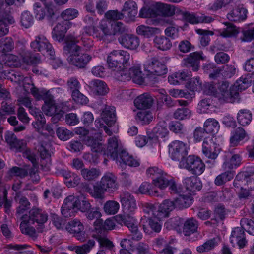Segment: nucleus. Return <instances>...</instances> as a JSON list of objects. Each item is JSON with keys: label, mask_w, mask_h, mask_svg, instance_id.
I'll return each instance as SVG.
<instances>
[{"label": "nucleus", "mask_w": 254, "mask_h": 254, "mask_svg": "<svg viewBox=\"0 0 254 254\" xmlns=\"http://www.w3.org/2000/svg\"><path fill=\"white\" fill-rule=\"evenodd\" d=\"M56 132L58 138L63 141L67 140L73 135L71 131L63 127L57 128Z\"/></svg>", "instance_id": "61"}, {"label": "nucleus", "mask_w": 254, "mask_h": 254, "mask_svg": "<svg viewBox=\"0 0 254 254\" xmlns=\"http://www.w3.org/2000/svg\"><path fill=\"white\" fill-rule=\"evenodd\" d=\"M127 67H124V68H117L114 70L113 75L115 79L117 80L125 82L130 79V75L129 74V70H127Z\"/></svg>", "instance_id": "43"}, {"label": "nucleus", "mask_w": 254, "mask_h": 254, "mask_svg": "<svg viewBox=\"0 0 254 254\" xmlns=\"http://www.w3.org/2000/svg\"><path fill=\"white\" fill-rule=\"evenodd\" d=\"M198 227V221L193 217L189 218L184 223L183 233L185 236H190L197 232Z\"/></svg>", "instance_id": "34"}, {"label": "nucleus", "mask_w": 254, "mask_h": 254, "mask_svg": "<svg viewBox=\"0 0 254 254\" xmlns=\"http://www.w3.org/2000/svg\"><path fill=\"white\" fill-rule=\"evenodd\" d=\"M169 152L173 160H185L188 154L187 145L182 141L175 140L169 145Z\"/></svg>", "instance_id": "7"}, {"label": "nucleus", "mask_w": 254, "mask_h": 254, "mask_svg": "<svg viewBox=\"0 0 254 254\" xmlns=\"http://www.w3.org/2000/svg\"><path fill=\"white\" fill-rule=\"evenodd\" d=\"M180 166L196 175H201L205 170V165L198 157L190 155L180 162Z\"/></svg>", "instance_id": "4"}, {"label": "nucleus", "mask_w": 254, "mask_h": 254, "mask_svg": "<svg viewBox=\"0 0 254 254\" xmlns=\"http://www.w3.org/2000/svg\"><path fill=\"white\" fill-rule=\"evenodd\" d=\"M89 87L94 94L98 95H105L109 91V88L105 82L99 79L91 81Z\"/></svg>", "instance_id": "25"}, {"label": "nucleus", "mask_w": 254, "mask_h": 254, "mask_svg": "<svg viewBox=\"0 0 254 254\" xmlns=\"http://www.w3.org/2000/svg\"><path fill=\"white\" fill-rule=\"evenodd\" d=\"M119 43L124 48L131 50L136 49L139 45V39L135 35L124 33L118 38Z\"/></svg>", "instance_id": "13"}, {"label": "nucleus", "mask_w": 254, "mask_h": 254, "mask_svg": "<svg viewBox=\"0 0 254 254\" xmlns=\"http://www.w3.org/2000/svg\"><path fill=\"white\" fill-rule=\"evenodd\" d=\"M216 144L213 141L212 137H206L204 138L202 145L203 153L208 158L214 160L217 157L218 154L215 152Z\"/></svg>", "instance_id": "20"}, {"label": "nucleus", "mask_w": 254, "mask_h": 254, "mask_svg": "<svg viewBox=\"0 0 254 254\" xmlns=\"http://www.w3.org/2000/svg\"><path fill=\"white\" fill-rule=\"evenodd\" d=\"M241 227L249 234L254 235V221L247 218H243L240 221Z\"/></svg>", "instance_id": "58"}, {"label": "nucleus", "mask_w": 254, "mask_h": 254, "mask_svg": "<svg viewBox=\"0 0 254 254\" xmlns=\"http://www.w3.org/2000/svg\"><path fill=\"white\" fill-rule=\"evenodd\" d=\"M101 117L108 126L113 125L116 121L115 108L113 106H106L101 113Z\"/></svg>", "instance_id": "29"}, {"label": "nucleus", "mask_w": 254, "mask_h": 254, "mask_svg": "<svg viewBox=\"0 0 254 254\" xmlns=\"http://www.w3.org/2000/svg\"><path fill=\"white\" fill-rule=\"evenodd\" d=\"M204 71L211 78H215L220 73L221 69L214 66V64H209L204 66Z\"/></svg>", "instance_id": "64"}, {"label": "nucleus", "mask_w": 254, "mask_h": 254, "mask_svg": "<svg viewBox=\"0 0 254 254\" xmlns=\"http://www.w3.org/2000/svg\"><path fill=\"white\" fill-rule=\"evenodd\" d=\"M186 88L189 90L195 92L199 91L202 88V82L200 81L199 78L196 77L195 78H191L185 85Z\"/></svg>", "instance_id": "54"}, {"label": "nucleus", "mask_w": 254, "mask_h": 254, "mask_svg": "<svg viewBox=\"0 0 254 254\" xmlns=\"http://www.w3.org/2000/svg\"><path fill=\"white\" fill-rule=\"evenodd\" d=\"M158 16L156 11V4L153 3L149 6L145 5L140 10L139 16L141 18H146L155 17Z\"/></svg>", "instance_id": "41"}, {"label": "nucleus", "mask_w": 254, "mask_h": 254, "mask_svg": "<svg viewBox=\"0 0 254 254\" xmlns=\"http://www.w3.org/2000/svg\"><path fill=\"white\" fill-rule=\"evenodd\" d=\"M229 154L228 153L227 155H225V161L223 164L222 167L224 170H231L236 168L239 166L241 164L242 158L239 154H234L232 155L230 159H226L227 157L229 156ZM230 155H231L230 154Z\"/></svg>", "instance_id": "32"}, {"label": "nucleus", "mask_w": 254, "mask_h": 254, "mask_svg": "<svg viewBox=\"0 0 254 254\" xmlns=\"http://www.w3.org/2000/svg\"><path fill=\"white\" fill-rule=\"evenodd\" d=\"M246 135V133L243 128H237L230 140L231 145L233 146H237L240 141L244 139Z\"/></svg>", "instance_id": "47"}, {"label": "nucleus", "mask_w": 254, "mask_h": 254, "mask_svg": "<svg viewBox=\"0 0 254 254\" xmlns=\"http://www.w3.org/2000/svg\"><path fill=\"white\" fill-rule=\"evenodd\" d=\"M92 208V205L89 200L85 197L84 196L78 197L77 210H79L83 212H86L91 210Z\"/></svg>", "instance_id": "57"}, {"label": "nucleus", "mask_w": 254, "mask_h": 254, "mask_svg": "<svg viewBox=\"0 0 254 254\" xmlns=\"http://www.w3.org/2000/svg\"><path fill=\"white\" fill-rule=\"evenodd\" d=\"M153 102L151 95L147 93L138 96L134 101V106L138 109H145L150 108Z\"/></svg>", "instance_id": "24"}, {"label": "nucleus", "mask_w": 254, "mask_h": 254, "mask_svg": "<svg viewBox=\"0 0 254 254\" xmlns=\"http://www.w3.org/2000/svg\"><path fill=\"white\" fill-rule=\"evenodd\" d=\"M217 245L216 239L213 238L207 241L203 245L198 246L196 250L199 253H205L213 249Z\"/></svg>", "instance_id": "53"}, {"label": "nucleus", "mask_w": 254, "mask_h": 254, "mask_svg": "<svg viewBox=\"0 0 254 254\" xmlns=\"http://www.w3.org/2000/svg\"><path fill=\"white\" fill-rule=\"evenodd\" d=\"M144 68L150 75L148 78L151 79V75L161 76L167 72L166 66L160 60L157 58H152L144 65Z\"/></svg>", "instance_id": "6"}, {"label": "nucleus", "mask_w": 254, "mask_h": 254, "mask_svg": "<svg viewBox=\"0 0 254 254\" xmlns=\"http://www.w3.org/2000/svg\"><path fill=\"white\" fill-rule=\"evenodd\" d=\"M143 211L144 213V217H146L148 220L151 218L161 219L157 214L159 213L158 208L155 205L151 203H145L143 206Z\"/></svg>", "instance_id": "37"}, {"label": "nucleus", "mask_w": 254, "mask_h": 254, "mask_svg": "<svg viewBox=\"0 0 254 254\" xmlns=\"http://www.w3.org/2000/svg\"><path fill=\"white\" fill-rule=\"evenodd\" d=\"M239 96L238 92L234 87H230L229 90L222 93L217 95L219 100L226 102L234 103Z\"/></svg>", "instance_id": "38"}, {"label": "nucleus", "mask_w": 254, "mask_h": 254, "mask_svg": "<svg viewBox=\"0 0 254 254\" xmlns=\"http://www.w3.org/2000/svg\"><path fill=\"white\" fill-rule=\"evenodd\" d=\"M81 174L86 180L91 181L97 178L100 175V172L95 168L83 169L81 170Z\"/></svg>", "instance_id": "56"}, {"label": "nucleus", "mask_w": 254, "mask_h": 254, "mask_svg": "<svg viewBox=\"0 0 254 254\" xmlns=\"http://www.w3.org/2000/svg\"><path fill=\"white\" fill-rule=\"evenodd\" d=\"M184 184L186 189L191 193H194L196 191L200 190L202 187V184L200 179L195 176L187 177L184 180Z\"/></svg>", "instance_id": "27"}, {"label": "nucleus", "mask_w": 254, "mask_h": 254, "mask_svg": "<svg viewBox=\"0 0 254 254\" xmlns=\"http://www.w3.org/2000/svg\"><path fill=\"white\" fill-rule=\"evenodd\" d=\"M14 48V42L10 37L0 39V53H6L11 51Z\"/></svg>", "instance_id": "48"}, {"label": "nucleus", "mask_w": 254, "mask_h": 254, "mask_svg": "<svg viewBox=\"0 0 254 254\" xmlns=\"http://www.w3.org/2000/svg\"><path fill=\"white\" fill-rule=\"evenodd\" d=\"M122 150V146L116 137H112L108 139V143L106 152L104 155L112 159L117 158L118 154Z\"/></svg>", "instance_id": "16"}, {"label": "nucleus", "mask_w": 254, "mask_h": 254, "mask_svg": "<svg viewBox=\"0 0 254 254\" xmlns=\"http://www.w3.org/2000/svg\"><path fill=\"white\" fill-rule=\"evenodd\" d=\"M48 216L46 213L41 209L38 208H33L29 211L28 216V222L37 224V229L39 232H42L44 224L47 221Z\"/></svg>", "instance_id": "8"}, {"label": "nucleus", "mask_w": 254, "mask_h": 254, "mask_svg": "<svg viewBox=\"0 0 254 254\" xmlns=\"http://www.w3.org/2000/svg\"><path fill=\"white\" fill-rule=\"evenodd\" d=\"M78 197L73 195L67 196L64 200L61 207L62 214L65 217L74 216L77 210Z\"/></svg>", "instance_id": "9"}, {"label": "nucleus", "mask_w": 254, "mask_h": 254, "mask_svg": "<svg viewBox=\"0 0 254 254\" xmlns=\"http://www.w3.org/2000/svg\"><path fill=\"white\" fill-rule=\"evenodd\" d=\"M116 220L119 224L128 228L130 232V236L133 240L139 241L142 239V235L138 230L137 222L132 216L129 213L119 215L116 216Z\"/></svg>", "instance_id": "3"}, {"label": "nucleus", "mask_w": 254, "mask_h": 254, "mask_svg": "<svg viewBox=\"0 0 254 254\" xmlns=\"http://www.w3.org/2000/svg\"><path fill=\"white\" fill-rule=\"evenodd\" d=\"M20 22L21 25L25 28H28L33 25L34 19L30 12L25 11L21 13Z\"/></svg>", "instance_id": "55"}, {"label": "nucleus", "mask_w": 254, "mask_h": 254, "mask_svg": "<svg viewBox=\"0 0 254 254\" xmlns=\"http://www.w3.org/2000/svg\"><path fill=\"white\" fill-rule=\"evenodd\" d=\"M244 228L236 227L232 232L230 241L232 244L236 242L240 248H244L247 243Z\"/></svg>", "instance_id": "22"}, {"label": "nucleus", "mask_w": 254, "mask_h": 254, "mask_svg": "<svg viewBox=\"0 0 254 254\" xmlns=\"http://www.w3.org/2000/svg\"><path fill=\"white\" fill-rule=\"evenodd\" d=\"M119 209V204L115 201H108L104 204V209L105 212L109 214L114 215L116 214Z\"/></svg>", "instance_id": "60"}, {"label": "nucleus", "mask_w": 254, "mask_h": 254, "mask_svg": "<svg viewBox=\"0 0 254 254\" xmlns=\"http://www.w3.org/2000/svg\"><path fill=\"white\" fill-rule=\"evenodd\" d=\"M113 160H116V163L122 169L125 168L126 165L134 167L139 165L138 161L134 159L132 156L129 155L124 150H122L119 152L117 158Z\"/></svg>", "instance_id": "12"}, {"label": "nucleus", "mask_w": 254, "mask_h": 254, "mask_svg": "<svg viewBox=\"0 0 254 254\" xmlns=\"http://www.w3.org/2000/svg\"><path fill=\"white\" fill-rule=\"evenodd\" d=\"M252 119L251 112L247 109L240 110L237 114L238 123L242 126L249 125Z\"/></svg>", "instance_id": "44"}, {"label": "nucleus", "mask_w": 254, "mask_h": 254, "mask_svg": "<svg viewBox=\"0 0 254 254\" xmlns=\"http://www.w3.org/2000/svg\"><path fill=\"white\" fill-rule=\"evenodd\" d=\"M252 82L251 75L247 74V75L242 76L237 81L234 87L235 89L237 88L238 90L241 91L245 90L251 86Z\"/></svg>", "instance_id": "46"}, {"label": "nucleus", "mask_w": 254, "mask_h": 254, "mask_svg": "<svg viewBox=\"0 0 254 254\" xmlns=\"http://www.w3.org/2000/svg\"><path fill=\"white\" fill-rule=\"evenodd\" d=\"M70 25L69 22H62L58 23L52 30V38L59 42L63 41L64 40L65 34L67 29L69 28Z\"/></svg>", "instance_id": "15"}, {"label": "nucleus", "mask_w": 254, "mask_h": 254, "mask_svg": "<svg viewBox=\"0 0 254 254\" xmlns=\"http://www.w3.org/2000/svg\"><path fill=\"white\" fill-rule=\"evenodd\" d=\"M253 183L254 179L251 178L247 172H239L233 182L234 186L238 189H242L246 187L252 189L254 188Z\"/></svg>", "instance_id": "10"}, {"label": "nucleus", "mask_w": 254, "mask_h": 254, "mask_svg": "<svg viewBox=\"0 0 254 254\" xmlns=\"http://www.w3.org/2000/svg\"><path fill=\"white\" fill-rule=\"evenodd\" d=\"M30 46L34 51L41 52L43 54H47L51 57H53L55 53L52 45L43 35L36 36L35 39L31 43Z\"/></svg>", "instance_id": "5"}, {"label": "nucleus", "mask_w": 254, "mask_h": 254, "mask_svg": "<svg viewBox=\"0 0 254 254\" xmlns=\"http://www.w3.org/2000/svg\"><path fill=\"white\" fill-rule=\"evenodd\" d=\"M130 54L122 50H113L108 56L107 62L110 68H124L129 65Z\"/></svg>", "instance_id": "2"}, {"label": "nucleus", "mask_w": 254, "mask_h": 254, "mask_svg": "<svg viewBox=\"0 0 254 254\" xmlns=\"http://www.w3.org/2000/svg\"><path fill=\"white\" fill-rule=\"evenodd\" d=\"M201 56L199 53H190L189 56L183 59V64L187 67H190L194 71H197L199 68V62Z\"/></svg>", "instance_id": "26"}, {"label": "nucleus", "mask_w": 254, "mask_h": 254, "mask_svg": "<svg viewBox=\"0 0 254 254\" xmlns=\"http://www.w3.org/2000/svg\"><path fill=\"white\" fill-rule=\"evenodd\" d=\"M91 59L92 57L90 55L85 53L69 55L67 58V60L70 64L80 69L85 68Z\"/></svg>", "instance_id": "11"}, {"label": "nucleus", "mask_w": 254, "mask_h": 254, "mask_svg": "<svg viewBox=\"0 0 254 254\" xmlns=\"http://www.w3.org/2000/svg\"><path fill=\"white\" fill-rule=\"evenodd\" d=\"M5 139L11 149H15L17 152H22L25 150L26 146L25 141L18 139L13 132H6L5 134Z\"/></svg>", "instance_id": "18"}, {"label": "nucleus", "mask_w": 254, "mask_h": 254, "mask_svg": "<svg viewBox=\"0 0 254 254\" xmlns=\"http://www.w3.org/2000/svg\"><path fill=\"white\" fill-rule=\"evenodd\" d=\"M156 11L158 15L172 16L175 13H180V10L173 5L161 3H156Z\"/></svg>", "instance_id": "28"}, {"label": "nucleus", "mask_w": 254, "mask_h": 254, "mask_svg": "<svg viewBox=\"0 0 254 254\" xmlns=\"http://www.w3.org/2000/svg\"><path fill=\"white\" fill-rule=\"evenodd\" d=\"M77 40L73 36H68L66 38L65 45L63 49L64 54L68 55H77L81 51V47L76 44Z\"/></svg>", "instance_id": "21"}, {"label": "nucleus", "mask_w": 254, "mask_h": 254, "mask_svg": "<svg viewBox=\"0 0 254 254\" xmlns=\"http://www.w3.org/2000/svg\"><path fill=\"white\" fill-rule=\"evenodd\" d=\"M167 177V173L164 172L160 176L157 178H153L152 182L155 186L161 189H164L168 187L170 179Z\"/></svg>", "instance_id": "51"}, {"label": "nucleus", "mask_w": 254, "mask_h": 254, "mask_svg": "<svg viewBox=\"0 0 254 254\" xmlns=\"http://www.w3.org/2000/svg\"><path fill=\"white\" fill-rule=\"evenodd\" d=\"M101 187L105 190L114 191L118 187L117 178L111 173H107L104 175L99 183Z\"/></svg>", "instance_id": "17"}, {"label": "nucleus", "mask_w": 254, "mask_h": 254, "mask_svg": "<svg viewBox=\"0 0 254 254\" xmlns=\"http://www.w3.org/2000/svg\"><path fill=\"white\" fill-rule=\"evenodd\" d=\"M160 32L159 29L157 28L151 27L143 25L138 26L136 28V33L144 38H149L154 34Z\"/></svg>", "instance_id": "39"}, {"label": "nucleus", "mask_w": 254, "mask_h": 254, "mask_svg": "<svg viewBox=\"0 0 254 254\" xmlns=\"http://www.w3.org/2000/svg\"><path fill=\"white\" fill-rule=\"evenodd\" d=\"M120 201L125 213L132 212L136 208L135 200L128 192H124L120 196Z\"/></svg>", "instance_id": "19"}, {"label": "nucleus", "mask_w": 254, "mask_h": 254, "mask_svg": "<svg viewBox=\"0 0 254 254\" xmlns=\"http://www.w3.org/2000/svg\"><path fill=\"white\" fill-rule=\"evenodd\" d=\"M33 223L28 222V220L26 221L21 222L20 225V229L22 233L28 235L30 237H36V230L33 227L31 226Z\"/></svg>", "instance_id": "52"}, {"label": "nucleus", "mask_w": 254, "mask_h": 254, "mask_svg": "<svg viewBox=\"0 0 254 254\" xmlns=\"http://www.w3.org/2000/svg\"><path fill=\"white\" fill-rule=\"evenodd\" d=\"M130 79H132L134 82L141 84L144 81L142 73L140 68L137 67L130 68L129 69Z\"/></svg>", "instance_id": "50"}, {"label": "nucleus", "mask_w": 254, "mask_h": 254, "mask_svg": "<svg viewBox=\"0 0 254 254\" xmlns=\"http://www.w3.org/2000/svg\"><path fill=\"white\" fill-rule=\"evenodd\" d=\"M158 208L159 213L157 214L161 219H163L168 217L170 212L176 208V206L174 200L166 199L163 201Z\"/></svg>", "instance_id": "31"}, {"label": "nucleus", "mask_w": 254, "mask_h": 254, "mask_svg": "<svg viewBox=\"0 0 254 254\" xmlns=\"http://www.w3.org/2000/svg\"><path fill=\"white\" fill-rule=\"evenodd\" d=\"M152 118V114L148 111H139L137 114V119L142 124H149Z\"/></svg>", "instance_id": "63"}, {"label": "nucleus", "mask_w": 254, "mask_h": 254, "mask_svg": "<svg viewBox=\"0 0 254 254\" xmlns=\"http://www.w3.org/2000/svg\"><path fill=\"white\" fill-rule=\"evenodd\" d=\"M193 198L190 195L179 194L174 200L176 207L179 209L187 208L192 203Z\"/></svg>", "instance_id": "36"}, {"label": "nucleus", "mask_w": 254, "mask_h": 254, "mask_svg": "<svg viewBox=\"0 0 254 254\" xmlns=\"http://www.w3.org/2000/svg\"><path fill=\"white\" fill-rule=\"evenodd\" d=\"M122 12L125 15L130 18H134L137 14L136 3L133 1H126L124 4Z\"/></svg>", "instance_id": "40"}, {"label": "nucleus", "mask_w": 254, "mask_h": 254, "mask_svg": "<svg viewBox=\"0 0 254 254\" xmlns=\"http://www.w3.org/2000/svg\"><path fill=\"white\" fill-rule=\"evenodd\" d=\"M154 46L157 49L166 51L172 47L170 40L165 36H156L153 39Z\"/></svg>", "instance_id": "35"}, {"label": "nucleus", "mask_w": 254, "mask_h": 254, "mask_svg": "<svg viewBox=\"0 0 254 254\" xmlns=\"http://www.w3.org/2000/svg\"><path fill=\"white\" fill-rule=\"evenodd\" d=\"M152 185L146 182L142 183L140 186L138 191L141 194H147L151 195L158 196L157 191H153Z\"/></svg>", "instance_id": "59"}, {"label": "nucleus", "mask_w": 254, "mask_h": 254, "mask_svg": "<svg viewBox=\"0 0 254 254\" xmlns=\"http://www.w3.org/2000/svg\"><path fill=\"white\" fill-rule=\"evenodd\" d=\"M180 14L186 21L190 22L191 24H197L198 23H209L213 21V18L210 16L201 15L200 16L196 17L192 14L188 12H185L183 11H180Z\"/></svg>", "instance_id": "23"}, {"label": "nucleus", "mask_w": 254, "mask_h": 254, "mask_svg": "<svg viewBox=\"0 0 254 254\" xmlns=\"http://www.w3.org/2000/svg\"><path fill=\"white\" fill-rule=\"evenodd\" d=\"M220 126L218 121L215 119H207L204 124V131L206 133H215L219 129Z\"/></svg>", "instance_id": "42"}, {"label": "nucleus", "mask_w": 254, "mask_h": 254, "mask_svg": "<svg viewBox=\"0 0 254 254\" xmlns=\"http://www.w3.org/2000/svg\"><path fill=\"white\" fill-rule=\"evenodd\" d=\"M234 172L231 170H227L218 175L214 180V183L217 186H222L227 182L230 181L234 177Z\"/></svg>", "instance_id": "45"}, {"label": "nucleus", "mask_w": 254, "mask_h": 254, "mask_svg": "<svg viewBox=\"0 0 254 254\" xmlns=\"http://www.w3.org/2000/svg\"><path fill=\"white\" fill-rule=\"evenodd\" d=\"M78 15V11L74 8L67 9L61 13V17L65 20L64 22H68L69 20L76 18Z\"/></svg>", "instance_id": "62"}, {"label": "nucleus", "mask_w": 254, "mask_h": 254, "mask_svg": "<svg viewBox=\"0 0 254 254\" xmlns=\"http://www.w3.org/2000/svg\"><path fill=\"white\" fill-rule=\"evenodd\" d=\"M67 229L70 233L73 234L78 240L84 241L85 233L84 231V226L79 220L75 219L70 221Z\"/></svg>", "instance_id": "14"}, {"label": "nucleus", "mask_w": 254, "mask_h": 254, "mask_svg": "<svg viewBox=\"0 0 254 254\" xmlns=\"http://www.w3.org/2000/svg\"><path fill=\"white\" fill-rule=\"evenodd\" d=\"M247 10L242 6H239L227 14V18L232 21H240L247 18Z\"/></svg>", "instance_id": "30"}, {"label": "nucleus", "mask_w": 254, "mask_h": 254, "mask_svg": "<svg viewBox=\"0 0 254 254\" xmlns=\"http://www.w3.org/2000/svg\"><path fill=\"white\" fill-rule=\"evenodd\" d=\"M95 245L94 239H89L86 243L81 246L70 245L68 246V249L72 251H75L77 254H87Z\"/></svg>", "instance_id": "33"}, {"label": "nucleus", "mask_w": 254, "mask_h": 254, "mask_svg": "<svg viewBox=\"0 0 254 254\" xmlns=\"http://www.w3.org/2000/svg\"><path fill=\"white\" fill-rule=\"evenodd\" d=\"M191 115V111L185 107L178 108L173 113V117L178 120L189 119Z\"/></svg>", "instance_id": "49"}, {"label": "nucleus", "mask_w": 254, "mask_h": 254, "mask_svg": "<svg viewBox=\"0 0 254 254\" xmlns=\"http://www.w3.org/2000/svg\"><path fill=\"white\" fill-rule=\"evenodd\" d=\"M23 87L27 92L30 91L36 100L44 101V104L42 105V109L46 115L52 116L63 110L60 106L55 103L54 96L49 90L44 89L39 90L33 83H25Z\"/></svg>", "instance_id": "1"}]
</instances>
